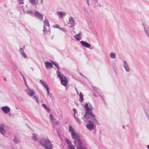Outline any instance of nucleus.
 Instances as JSON below:
<instances>
[{
  "instance_id": "nucleus-4",
  "label": "nucleus",
  "mask_w": 149,
  "mask_h": 149,
  "mask_svg": "<svg viewBox=\"0 0 149 149\" xmlns=\"http://www.w3.org/2000/svg\"><path fill=\"white\" fill-rule=\"evenodd\" d=\"M74 143L76 146L77 149H87L86 147H83V143L80 139L77 141H74Z\"/></svg>"
},
{
  "instance_id": "nucleus-2",
  "label": "nucleus",
  "mask_w": 149,
  "mask_h": 149,
  "mask_svg": "<svg viewBox=\"0 0 149 149\" xmlns=\"http://www.w3.org/2000/svg\"><path fill=\"white\" fill-rule=\"evenodd\" d=\"M39 143L45 149H52L53 145L48 138H41L39 141Z\"/></svg>"
},
{
  "instance_id": "nucleus-49",
  "label": "nucleus",
  "mask_w": 149,
  "mask_h": 149,
  "mask_svg": "<svg viewBox=\"0 0 149 149\" xmlns=\"http://www.w3.org/2000/svg\"><path fill=\"white\" fill-rule=\"evenodd\" d=\"M20 4H23V2H21L19 3Z\"/></svg>"
},
{
  "instance_id": "nucleus-51",
  "label": "nucleus",
  "mask_w": 149,
  "mask_h": 149,
  "mask_svg": "<svg viewBox=\"0 0 149 149\" xmlns=\"http://www.w3.org/2000/svg\"><path fill=\"white\" fill-rule=\"evenodd\" d=\"M22 77H23L24 81V79H25L24 78V76L23 75H22Z\"/></svg>"
},
{
  "instance_id": "nucleus-31",
  "label": "nucleus",
  "mask_w": 149,
  "mask_h": 149,
  "mask_svg": "<svg viewBox=\"0 0 149 149\" xmlns=\"http://www.w3.org/2000/svg\"><path fill=\"white\" fill-rule=\"evenodd\" d=\"M13 141L14 143H18L19 142V140L17 138H15L13 140Z\"/></svg>"
},
{
  "instance_id": "nucleus-46",
  "label": "nucleus",
  "mask_w": 149,
  "mask_h": 149,
  "mask_svg": "<svg viewBox=\"0 0 149 149\" xmlns=\"http://www.w3.org/2000/svg\"><path fill=\"white\" fill-rule=\"evenodd\" d=\"M86 2H87V4L88 5V6H89L90 5V4L89 3V0H86Z\"/></svg>"
},
{
  "instance_id": "nucleus-59",
  "label": "nucleus",
  "mask_w": 149,
  "mask_h": 149,
  "mask_svg": "<svg viewBox=\"0 0 149 149\" xmlns=\"http://www.w3.org/2000/svg\"><path fill=\"white\" fill-rule=\"evenodd\" d=\"M27 56H24V58H26Z\"/></svg>"
},
{
  "instance_id": "nucleus-48",
  "label": "nucleus",
  "mask_w": 149,
  "mask_h": 149,
  "mask_svg": "<svg viewBox=\"0 0 149 149\" xmlns=\"http://www.w3.org/2000/svg\"><path fill=\"white\" fill-rule=\"evenodd\" d=\"M146 116L147 118L149 120V115L147 114V113H146Z\"/></svg>"
},
{
  "instance_id": "nucleus-24",
  "label": "nucleus",
  "mask_w": 149,
  "mask_h": 149,
  "mask_svg": "<svg viewBox=\"0 0 149 149\" xmlns=\"http://www.w3.org/2000/svg\"><path fill=\"white\" fill-rule=\"evenodd\" d=\"M19 49L20 52L22 54V56H26L23 49H22L21 47H20Z\"/></svg>"
},
{
  "instance_id": "nucleus-41",
  "label": "nucleus",
  "mask_w": 149,
  "mask_h": 149,
  "mask_svg": "<svg viewBox=\"0 0 149 149\" xmlns=\"http://www.w3.org/2000/svg\"><path fill=\"white\" fill-rule=\"evenodd\" d=\"M116 54L113 52H111L110 54V56H116Z\"/></svg>"
},
{
  "instance_id": "nucleus-28",
  "label": "nucleus",
  "mask_w": 149,
  "mask_h": 149,
  "mask_svg": "<svg viewBox=\"0 0 149 149\" xmlns=\"http://www.w3.org/2000/svg\"><path fill=\"white\" fill-rule=\"evenodd\" d=\"M42 85L46 89H49V88L46 82H45Z\"/></svg>"
},
{
  "instance_id": "nucleus-50",
  "label": "nucleus",
  "mask_w": 149,
  "mask_h": 149,
  "mask_svg": "<svg viewBox=\"0 0 149 149\" xmlns=\"http://www.w3.org/2000/svg\"><path fill=\"white\" fill-rule=\"evenodd\" d=\"M23 99L22 97H20V99H19V101H22V100Z\"/></svg>"
},
{
  "instance_id": "nucleus-60",
  "label": "nucleus",
  "mask_w": 149,
  "mask_h": 149,
  "mask_svg": "<svg viewBox=\"0 0 149 149\" xmlns=\"http://www.w3.org/2000/svg\"><path fill=\"white\" fill-rule=\"evenodd\" d=\"M93 95H94L95 97H96V95H94V94H93Z\"/></svg>"
},
{
  "instance_id": "nucleus-52",
  "label": "nucleus",
  "mask_w": 149,
  "mask_h": 149,
  "mask_svg": "<svg viewBox=\"0 0 149 149\" xmlns=\"http://www.w3.org/2000/svg\"><path fill=\"white\" fill-rule=\"evenodd\" d=\"M110 57L111 58H115L116 56H110Z\"/></svg>"
},
{
  "instance_id": "nucleus-34",
  "label": "nucleus",
  "mask_w": 149,
  "mask_h": 149,
  "mask_svg": "<svg viewBox=\"0 0 149 149\" xmlns=\"http://www.w3.org/2000/svg\"><path fill=\"white\" fill-rule=\"evenodd\" d=\"M72 110H73V111L74 112L73 116H75V115L77 112V110L75 108H73Z\"/></svg>"
},
{
  "instance_id": "nucleus-5",
  "label": "nucleus",
  "mask_w": 149,
  "mask_h": 149,
  "mask_svg": "<svg viewBox=\"0 0 149 149\" xmlns=\"http://www.w3.org/2000/svg\"><path fill=\"white\" fill-rule=\"evenodd\" d=\"M88 123L86 125L87 128L90 130H92L94 128L95 124L91 120L88 121Z\"/></svg>"
},
{
  "instance_id": "nucleus-14",
  "label": "nucleus",
  "mask_w": 149,
  "mask_h": 149,
  "mask_svg": "<svg viewBox=\"0 0 149 149\" xmlns=\"http://www.w3.org/2000/svg\"><path fill=\"white\" fill-rule=\"evenodd\" d=\"M68 24H71V25L70 26V28H72L74 26V21L73 17H70L69 19V23Z\"/></svg>"
},
{
  "instance_id": "nucleus-44",
  "label": "nucleus",
  "mask_w": 149,
  "mask_h": 149,
  "mask_svg": "<svg viewBox=\"0 0 149 149\" xmlns=\"http://www.w3.org/2000/svg\"><path fill=\"white\" fill-rule=\"evenodd\" d=\"M45 82H44L42 80L40 79V83L42 84H43Z\"/></svg>"
},
{
  "instance_id": "nucleus-55",
  "label": "nucleus",
  "mask_w": 149,
  "mask_h": 149,
  "mask_svg": "<svg viewBox=\"0 0 149 149\" xmlns=\"http://www.w3.org/2000/svg\"><path fill=\"white\" fill-rule=\"evenodd\" d=\"M20 74H21V75L22 76V75H23L20 72Z\"/></svg>"
},
{
  "instance_id": "nucleus-13",
  "label": "nucleus",
  "mask_w": 149,
  "mask_h": 149,
  "mask_svg": "<svg viewBox=\"0 0 149 149\" xmlns=\"http://www.w3.org/2000/svg\"><path fill=\"white\" fill-rule=\"evenodd\" d=\"M28 89L26 90V92L28 95L30 96H32L35 94L33 90H32L29 88H28Z\"/></svg>"
},
{
  "instance_id": "nucleus-36",
  "label": "nucleus",
  "mask_w": 149,
  "mask_h": 149,
  "mask_svg": "<svg viewBox=\"0 0 149 149\" xmlns=\"http://www.w3.org/2000/svg\"><path fill=\"white\" fill-rule=\"evenodd\" d=\"M47 91V97L49 96L51 94L49 93V89H46Z\"/></svg>"
},
{
  "instance_id": "nucleus-15",
  "label": "nucleus",
  "mask_w": 149,
  "mask_h": 149,
  "mask_svg": "<svg viewBox=\"0 0 149 149\" xmlns=\"http://www.w3.org/2000/svg\"><path fill=\"white\" fill-rule=\"evenodd\" d=\"M145 31L146 35L149 38V27L143 24Z\"/></svg>"
},
{
  "instance_id": "nucleus-45",
  "label": "nucleus",
  "mask_w": 149,
  "mask_h": 149,
  "mask_svg": "<svg viewBox=\"0 0 149 149\" xmlns=\"http://www.w3.org/2000/svg\"><path fill=\"white\" fill-rule=\"evenodd\" d=\"M79 74H80L81 76H83V77H84L85 78H86V77L85 76H84V75L82 74L81 73H79Z\"/></svg>"
},
{
  "instance_id": "nucleus-27",
  "label": "nucleus",
  "mask_w": 149,
  "mask_h": 149,
  "mask_svg": "<svg viewBox=\"0 0 149 149\" xmlns=\"http://www.w3.org/2000/svg\"><path fill=\"white\" fill-rule=\"evenodd\" d=\"M74 116V117L75 119V120H76V121L79 124H80L81 123V121L76 116Z\"/></svg>"
},
{
  "instance_id": "nucleus-61",
  "label": "nucleus",
  "mask_w": 149,
  "mask_h": 149,
  "mask_svg": "<svg viewBox=\"0 0 149 149\" xmlns=\"http://www.w3.org/2000/svg\"><path fill=\"white\" fill-rule=\"evenodd\" d=\"M16 109H18V108L17 107H16Z\"/></svg>"
},
{
  "instance_id": "nucleus-26",
  "label": "nucleus",
  "mask_w": 149,
  "mask_h": 149,
  "mask_svg": "<svg viewBox=\"0 0 149 149\" xmlns=\"http://www.w3.org/2000/svg\"><path fill=\"white\" fill-rule=\"evenodd\" d=\"M32 139L35 141H37V139L35 134L33 133L32 134Z\"/></svg>"
},
{
  "instance_id": "nucleus-57",
  "label": "nucleus",
  "mask_w": 149,
  "mask_h": 149,
  "mask_svg": "<svg viewBox=\"0 0 149 149\" xmlns=\"http://www.w3.org/2000/svg\"><path fill=\"white\" fill-rule=\"evenodd\" d=\"M41 2L42 3V2H43L42 0H41Z\"/></svg>"
},
{
  "instance_id": "nucleus-63",
  "label": "nucleus",
  "mask_w": 149,
  "mask_h": 149,
  "mask_svg": "<svg viewBox=\"0 0 149 149\" xmlns=\"http://www.w3.org/2000/svg\"><path fill=\"white\" fill-rule=\"evenodd\" d=\"M76 104H77V103H76Z\"/></svg>"
},
{
  "instance_id": "nucleus-37",
  "label": "nucleus",
  "mask_w": 149,
  "mask_h": 149,
  "mask_svg": "<svg viewBox=\"0 0 149 149\" xmlns=\"http://www.w3.org/2000/svg\"><path fill=\"white\" fill-rule=\"evenodd\" d=\"M53 124L55 126H57L59 125L58 122V121H56L53 122Z\"/></svg>"
},
{
  "instance_id": "nucleus-3",
  "label": "nucleus",
  "mask_w": 149,
  "mask_h": 149,
  "mask_svg": "<svg viewBox=\"0 0 149 149\" xmlns=\"http://www.w3.org/2000/svg\"><path fill=\"white\" fill-rule=\"evenodd\" d=\"M56 74L58 77L60 79L61 84L64 86H66L68 83L67 78L63 74H61V72L58 70L56 71Z\"/></svg>"
},
{
  "instance_id": "nucleus-16",
  "label": "nucleus",
  "mask_w": 149,
  "mask_h": 149,
  "mask_svg": "<svg viewBox=\"0 0 149 149\" xmlns=\"http://www.w3.org/2000/svg\"><path fill=\"white\" fill-rule=\"evenodd\" d=\"M45 65L46 68L47 69L51 68L53 67V65L52 63L49 62H45Z\"/></svg>"
},
{
  "instance_id": "nucleus-19",
  "label": "nucleus",
  "mask_w": 149,
  "mask_h": 149,
  "mask_svg": "<svg viewBox=\"0 0 149 149\" xmlns=\"http://www.w3.org/2000/svg\"><path fill=\"white\" fill-rule=\"evenodd\" d=\"M58 15L60 16V17L62 18H63L66 15L65 13L64 12L59 11L58 12Z\"/></svg>"
},
{
  "instance_id": "nucleus-25",
  "label": "nucleus",
  "mask_w": 149,
  "mask_h": 149,
  "mask_svg": "<svg viewBox=\"0 0 149 149\" xmlns=\"http://www.w3.org/2000/svg\"><path fill=\"white\" fill-rule=\"evenodd\" d=\"M65 142L67 144H68V147L70 146V145H72L71 142L68 139H65Z\"/></svg>"
},
{
  "instance_id": "nucleus-47",
  "label": "nucleus",
  "mask_w": 149,
  "mask_h": 149,
  "mask_svg": "<svg viewBox=\"0 0 149 149\" xmlns=\"http://www.w3.org/2000/svg\"><path fill=\"white\" fill-rule=\"evenodd\" d=\"M94 3H97V0H92Z\"/></svg>"
},
{
  "instance_id": "nucleus-58",
  "label": "nucleus",
  "mask_w": 149,
  "mask_h": 149,
  "mask_svg": "<svg viewBox=\"0 0 149 149\" xmlns=\"http://www.w3.org/2000/svg\"><path fill=\"white\" fill-rule=\"evenodd\" d=\"M15 69L17 68V67L15 65Z\"/></svg>"
},
{
  "instance_id": "nucleus-17",
  "label": "nucleus",
  "mask_w": 149,
  "mask_h": 149,
  "mask_svg": "<svg viewBox=\"0 0 149 149\" xmlns=\"http://www.w3.org/2000/svg\"><path fill=\"white\" fill-rule=\"evenodd\" d=\"M29 2L33 6L38 4V0H29Z\"/></svg>"
},
{
  "instance_id": "nucleus-21",
  "label": "nucleus",
  "mask_w": 149,
  "mask_h": 149,
  "mask_svg": "<svg viewBox=\"0 0 149 149\" xmlns=\"http://www.w3.org/2000/svg\"><path fill=\"white\" fill-rule=\"evenodd\" d=\"M42 106L47 112H49L50 111V109L47 107L46 105L45 104H42Z\"/></svg>"
},
{
  "instance_id": "nucleus-53",
  "label": "nucleus",
  "mask_w": 149,
  "mask_h": 149,
  "mask_svg": "<svg viewBox=\"0 0 149 149\" xmlns=\"http://www.w3.org/2000/svg\"><path fill=\"white\" fill-rule=\"evenodd\" d=\"M147 148H148V149H149V145H148L147 146Z\"/></svg>"
},
{
  "instance_id": "nucleus-56",
  "label": "nucleus",
  "mask_w": 149,
  "mask_h": 149,
  "mask_svg": "<svg viewBox=\"0 0 149 149\" xmlns=\"http://www.w3.org/2000/svg\"><path fill=\"white\" fill-rule=\"evenodd\" d=\"M122 127H123V128H124L125 126L124 125H123L122 126Z\"/></svg>"
},
{
  "instance_id": "nucleus-12",
  "label": "nucleus",
  "mask_w": 149,
  "mask_h": 149,
  "mask_svg": "<svg viewBox=\"0 0 149 149\" xmlns=\"http://www.w3.org/2000/svg\"><path fill=\"white\" fill-rule=\"evenodd\" d=\"M123 66L125 70L127 72H129L130 69L129 66L125 61H123Z\"/></svg>"
},
{
  "instance_id": "nucleus-1",
  "label": "nucleus",
  "mask_w": 149,
  "mask_h": 149,
  "mask_svg": "<svg viewBox=\"0 0 149 149\" xmlns=\"http://www.w3.org/2000/svg\"><path fill=\"white\" fill-rule=\"evenodd\" d=\"M84 108L86 110L85 113L84 115V118L87 120H90L96 125L98 122L92 111L94 109L93 107L90 103H86L84 105Z\"/></svg>"
},
{
  "instance_id": "nucleus-40",
  "label": "nucleus",
  "mask_w": 149,
  "mask_h": 149,
  "mask_svg": "<svg viewBox=\"0 0 149 149\" xmlns=\"http://www.w3.org/2000/svg\"><path fill=\"white\" fill-rule=\"evenodd\" d=\"M49 97L52 100H53L54 99L53 95L51 94L50 95H49Z\"/></svg>"
},
{
  "instance_id": "nucleus-20",
  "label": "nucleus",
  "mask_w": 149,
  "mask_h": 149,
  "mask_svg": "<svg viewBox=\"0 0 149 149\" xmlns=\"http://www.w3.org/2000/svg\"><path fill=\"white\" fill-rule=\"evenodd\" d=\"M51 62L52 63V65H54V66L56 68H57V69L59 70V66L58 65V64L57 63L54 62V61H51Z\"/></svg>"
},
{
  "instance_id": "nucleus-10",
  "label": "nucleus",
  "mask_w": 149,
  "mask_h": 149,
  "mask_svg": "<svg viewBox=\"0 0 149 149\" xmlns=\"http://www.w3.org/2000/svg\"><path fill=\"white\" fill-rule=\"evenodd\" d=\"M71 135L72 138L75 140V141H77L79 139V136L76 134L75 132H71Z\"/></svg>"
},
{
  "instance_id": "nucleus-8",
  "label": "nucleus",
  "mask_w": 149,
  "mask_h": 149,
  "mask_svg": "<svg viewBox=\"0 0 149 149\" xmlns=\"http://www.w3.org/2000/svg\"><path fill=\"white\" fill-rule=\"evenodd\" d=\"M2 111L5 113H8L10 111V108L8 106H3L1 108Z\"/></svg>"
},
{
  "instance_id": "nucleus-62",
  "label": "nucleus",
  "mask_w": 149,
  "mask_h": 149,
  "mask_svg": "<svg viewBox=\"0 0 149 149\" xmlns=\"http://www.w3.org/2000/svg\"><path fill=\"white\" fill-rule=\"evenodd\" d=\"M76 91H77V93H78V92L77 90H76Z\"/></svg>"
},
{
  "instance_id": "nucleus-23",
  "label": "nucleus",
  "mask_w": 149,
  "mask_h": 149,
  "mask_svg": "<svg viewBox=\"0 0 149 149\" xmlns=\"http://www.w3.org/2000/svg\"><path fill=\"white\" fill-rule=\"evenodd\" d=\"M26 13L27 14H29L31 16H33L34 14L33 12L31 10H27Z\"/></svg>"
},
{
  "instance_id": "nucleus-39",
  "label": "nucleus",
  "mask_w": 149,
  "mask_h": 149,
  "mask_svg": "<svg viewBox=\"0 0 149 149\" xmlns=\"http://www.w3.org/2000/svg\"><path fill=\"white\" fill-rule=\"evenodd\" d=\"M24 81L25 84V85L26 86L27 88H29V86L27 85V84L26 81V80L24 79Z\"/></svg>"
},
{
  "instance_id": "nucleus-9",
  "label": "nucleus",
  "mask_w": 149,
  "mask_h": 149,
  "mask_svg": "<svg viewBox=\"0 0 149 149\" xmlns=\"http://www.w3.org/2000/svg\"><path fill=\"white\" fill-rule=\"evenodd\" d=\"M4 127L5 125L3 124L0 125V133L3 136L6 133V131L4 129Z\"/></svg>"
},
{
  "instance_id": "nucleus-6",
  "label": "nucleus",
  "mask_w": 149,
  "mask_h": 149,
  "mask_svg": "<svg viewBox=\"0 0 149 149\" xmlns=\"http://www.w3.org/2000/svg\"><path fill=\"white\" fill-rule=\"evenodd\" d=\"M44 24L43 26V33L44 34H46L48 32H50L49 30H47V29L45 27V24L48 27H49L50 25L49 22L48 21L47 19H45V20L44 21Z\"/></svg>"
},
{
  "instance_id": "nucleus-7",
  "label": "nucleus",
  "mask_w": 149,
  "mask_h": 149,
  "mask_svg": "<svg viewBox=\"0 0 149 149\" xmlns=\"http://www.w3.org/2000/svg\"><path fill=\"white\" fill-rule=\"evenodd\" d=\"M34 17L39 19L42 20L43 19V15L37 11H36L34 14Z\"/></svg>"
},
{
  "instance_id": "nucleus-64",
  "label": "nucleus",
  "mask_w": 149,
  "mask_h": 149,
  "mask_svg": "<svg viewBox=\"0 0 149 149\" xmlns=\"http://www.w3.org/2000/svg\"><path fill=\"white\" fill-rule=\"evenodd\" d=\"M76 104H77V103H76Z\"/></svg>"
},
{
  "instance_id": "nucleus-38",
  "label": "nucleus",
  "mask_w": 149,
  "mask_h": 149,
  "mask_svg": "<svg viewBox=\"0 0 149 149\" xmlns=\"http://www.w3.org/2000/svg\"><path fill=\"white\" fill-rule=\"evenodd\" d=\"M60 30L63 31V32H65V33H66L67 31V30L66 29H65L63 28H62L61 27Z\"/></svg>"
},
{
  "instance_id": "nucleus-11",
  "label": "nucleus",
  "mask_w": 149,
  "mask_h": 149,
  "mask_svg": "<svg viewBox=\"0 0 149 149\" xmlns=\"http://www.w3.org/2000/svg\"><path fill=\"white\" fill-rule=\"evenodd\" d=\"M80 43L81 45L83 47L88 48H90L91 47L90 45L86 41L82 40L80 42Z\"/></svg>"
},
{
  "instance_id": "nucleus-22",
  "label": "nucleus",
  "mask_w": 149,
  "mask_h": 149,
  "mask_svg": "<svg viewBox=\"0 0 149 149\" xmlns=\"http://www.w3.org/2000/svg\"><path fill=\"white\" fill-rule=\"evenodd\" d=\"M79 100L80 102L81 103L83 102L84 100L83 95L82 94L81 92L80 93V94L79 95Z\"/></svg>"
},
{
  "instance_id": "nucleus-29",
  "label": "nucleus",
  "mask_w": 149,
  "mask_h": 149,
  "mask_svg": "<svg viewBox=\"0 0 149 149\" xmlns=\"http://www.w3.org/2000/svg\"><path fill=\"white\" fill-rule=\"evenodd\" d=\"M49 118L51 122L54 120V118L52 114H50L49 116Z\"/></svg>"
},
{
  "instance_id": "nucleus-32",
  "label": "nucleus",
  "mask_w": 149,
  "mask_h": 149,
  "mask_svg": "<svg viewBox=\"0 0 149 149\" xmlns=\"http://www.w3.org/2000/svg\"><path fill=\"white\" fill-rule=\"evenodd\" d=\"M33 99H35L34 100H35L36 102H37L38 103L39 102L38 99L37 97L36 96V95L33 96Z\"/></svg>"
},
{
  "instance_id": "nucleus-18",
  "label": "nucleus",
  "mask_w": 149,
  "mask_h": 149,
  "mask_svg": "<svg viewBox=\"0 0 149 149\" xmlns=\"http://www.w3.org/2000/svg\"><path fill=\"white\" fill-rule=\"evenodd\" d=\"M81 33L80 32L78 34H76L74 36L75 38L77 41H79L81 38Z\"/></svg>"
},
{
  "instance_id": "nucleus-35",
  "label": "nucleus",
  "mask_w": 149,
  "mask_h": 149,
  "mask_svg": "<svg viewBox=\"0 0 149 149\" xmlns=\"http://www.w3.org/2000/svg\"><path fill=\"white\" fill-rule=\"evenodd\" d=\"M68 148L69 149H75L72 145H70V146L68 147Z\"/></svg>"
},
{
  "instance_id": "nucleus-30",
  "label": "nucleus",
  "mask_w": 149,
  "mask_h": 149,
  "mask_svg": "<svg viewBox=\"0 0 149 149\" xmlns=\"http://www.w3.org/2000/svg\"><path fill=\"white\" fill-rule=\"evenodd\" d=\"M69 131L71 132H75L74 130V129L73 128H72V127L71 125H70L69 126Z\"/></svg>"
},
{
  "instance_id": "nucleus-54",
  "label": "nucleus",
  "mask_w": 149,
  "mask_h": 149,
  "mask_svg": "<svg viewBox=\"0 0 149 149\" xmlns=\"http://www.w3.org/2000/svg\"><path fill=\"white\" fill-rule=\"evenodd\" d=\"M4 80L6 81V78H4Z\"/></svg>"
},
{
  "instance_id": "nucleus-42",
  "label": "nucleus",
  "mask_w": 149,
  "mask_h": 149,
  "mask_svg": "<svg viewBox=\"0 0 149 149\" xmlns=\"http://www.w3.org/2000/svg\"><path fill=\"white\" fill-rule=\"evenodd\" d=\"M83 9H84V10L85 12H86V13L88 12V10L87 9H86L85 7H84L83 8Z\"/></svg>"
},
{
  "instance_id": "nucleus-43",
  "label": "nucleus",
  "mask_w": 149,
  "mask_h": 149,
  "mask_svg": "<svg viewBox=\"0 0 149 149\" xmlns=\"http://www.w3.org/2000/svg\"><path fill=\"white\" fill-rule=\"evenodd\" d=\"M92 87L93 89L95 91H96V90H97V88L93 86H92Z\"/></svg>"
},
{
  "instance_id": "nucleus-33",
  "label": "nucleus",
  "mask_w": 149,
  "mask_h": 149,
  "mask_svg": "<svg viewBox=\"0 0 149 149\" xmlns=\"http://www.w3.org/2000/svg\"><path fill=\"white\" fill-rule=\"evenodd\" d=\"M53 27L54 28H57L60 29L61 27L59 26V25L57 24H56L53 26Z\"/></svg>"
}]
</instances>
